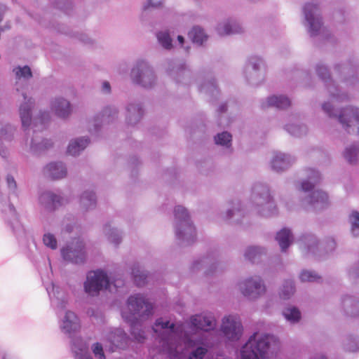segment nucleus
Segmentation results:
<instances>
[{
  "label": "nucleus",
  "mask_w": 359,
  "mask_h": 359,
  "mask_svg": "<svg viewBox=\"0 0 359 359\" xmlns=\"http://www.w3.org/2000/svg\"><path fill=\"white\" fill-rule=\"evenodd\" d=\"M62 258L67 262L80 264L86 257L85 243L81 238H76L61 249Z\"/></svg>",
  "instance_id": "f3484780"
},
{
  "label": "nucleus",
  "mask_w": 359,
  "mask_h": 359,
  "mask_svg": "<svg viewBox=\"0 0 359 359\" xmlns=\"http://www.w3.org/2000/svg\"><path fill=\"white\" fill-rule=\"evenodd\" d=\"M250 201L257 214L264 217L277 215L278 209L268 185L256 183L252 189Z\"/></svg>",
  "instance_id": "423d86ee"
},
{
  "label": "nucleus",
  "mask_w": 359,
  "mask_h": 359,
  "mask_svg": "<svg viewBox=\"0 0 359 359\" xmlns=\"http://www.w3.org/2000/svg\"><path fill=\"white\" fill-rule=\"evenodd\" d=\"M311 359H327V357L323 353H318L313 356Z\"/></svg>",
  "instance_id": "338daca9"
},
{
  "label": "nucleus",
  "mask_w": 359,
  "mask_h": 359,
  "mask_svg": "<svg viewBox=\"0 0 359 359\" xmlns=\"http://www.w3.org/2000/svg\"><path fill=\"white\" fill-rule=\"evenodd\" d=\"M302 13L304 20L303 24L310 36H318L323 32L324 27L318 4L313 2L306 3L302 6Z\"/></svg>",
  "instance_id": "9b49d317"
},
{
  "label": "nucleus",
  "mask_w": 359,
  "mask_h": 359,
  "mask_svg": "<svg viewBox=\"0 0 359 359\" xmlns=\"http://www.w3.org/2000/svg\"><path fill=\"white\" fill-rule=\"evenodd\" d=\"M349 222L351 224V234L355 236H359V212L353 211L349 215Z\"/></svg>",
  "instance_id": "603ef678"
},
{
  "label": "nucleus",
  "mask_w": 359,
  "mask_h": 359,
  "mask_svg": "<svg viewBox=\"0 0 359 359\" xmlns=\"http://www.w3.org/2000/svg\"><path fill=\"white\" fill-rule=\"evenodd\" d=\"M316 71L319 78L325 82L328 95L332 102H343L348 100V94L342 92L338 86L330 79L329 70L325 65L321 63L318 64Z\"/></svg>",
  "instance_id": "2eb2a0df"
},
{
  "label": "nucleus",
  "mask_w": 359,
  "mask_h": 359,
  "mask_svg": "<svg viewBox=\"0 0 359 359\" xmlns=\"http://www.w3.org/2000/svg\"><path fill=\"white\" fill-rule=\"evenodd\" d=\"M343 348L346 352H359V337L355 335L346 337L343 342Z\"/></svg>",
  "instance_id": "de8ad7c7"
},
{
  "label": "nucleus",
  "mask_w": 359,
  "mask_h": 359,
  "mask_svg": "<svg viewBox=\"0 0 359 359\" xmlns=\"http://www.w3.org/2000/svg\"><path fill=\"white\" fill-rule=\"evenodd\" d=\"M198 82L200 92L210 96H216L219 93L217 85L213 79H208L204 81H198Z\"/></svg>",
  "instance_id": "79ce46f5"
},
{
  "label": "nucleus",
  "mask_w": 359,
  "mask_h": 359,
  "mask_svg": "<svg viewBox=\"0 0 359 359\" xmlns=\"http://www.w3.org/2000/svg\"><path fill=\"white\" fill-rule=\"evenodd\" d=\"M79 206L82 211L88 212L95 209L97 206V196L93 190L83 191L79 198Z\"/></svg>",
  "instance_id": "2f4dec72"
},
{
  "label": "nucleus",
  "mask_w": 359,
  "mask_h": 359,
  "mask_svg": "<svg viewBox=\"0 0 359 359\" xmlns=\"http://www.w3.org/2000/svg\"><path fill=\"white\" fill-rule=\"evenodd\" d=\"M164 0H147L142 6V12H146L150 8H158L163 6Z\"/></svg>",
  "instance_id": "4d7b16f0"
},
{
  "label": "nucleus",
  "mask_w": 359,
  "mask_h": 359,
  "mask_svg": "<svg viewBox=\"0 0 359 359\" xmlns=\"http://www.w3.org/2000/svg\"><path fill=\"white\" fill-rule=\"evenodd\" d=\"M348 275L349 278L352 280L359 277V262L349 267L348 269Z\"/></svg>",
  "instance_id": "052dcab7"
},
{
  "label": "nucleus",
  "mask_w": 359,
  "mask_h": 359,
  "mask_svg": "<svg viewBox=\"0 0 359 359\" xmlns=\"http://www.w3.org/2000/svg\"><path fill=\"white\" fill-rule=\"evenodd\" d=\"M307 193L308 194L301 201L302 205L316 211L328 207L330 204L329 196L325 191L317 189Z\"/></svg>",
  "instance_id": "aec40b11"
},
{
  "label": "nucleus",
  "mask_w": 359,
  "mask_h": 359,
  "mask_svg": "<svg viewBox=\"0 0 359 359\" xmlns=\"http://www.w3.org/2000/svg\"><path fill=\"white\" fill-rule=\"evenodd\" d=\"M167 73L178 83L188 85L191 83V73L183 63L169 61L165 67Z\"/></svg>",
  "instance_id": "4be33fe9"
},
{
  "label": "nucleus",
  "mask_w": 359,
  "mask_h": 359,
  "mask_svg": "<svg viewBox=\"0 0 359 359\" xmlns=\"http://www.w3.org/2000/svg\"><path fill=\"white\" fill-rule=\"evenodd\" d=\"M13 128L11 126L0 124V156L6 157L8 152L2 148V144L5 141L11 140V132Z\"/></svg>",
  "instance_id": "c03bdc74"
},
{
  "label": "nucleus",
  "mask_w": 359,
  "mask_h": 359,
  "mask_svg": "<svg viewBox=\"0 0 359 359\" xmlns=\"http://www.w3.org/2000/svg\"><path fill=\"white\" fill-rule=\"evenodd\" d=\"M296 292L294 281L291 278L285 279L278 289V295L280 299L290 300Z\"/></svg>",
  "instance_id": "f704fd0d"
},
{
  "label": "nucleus",
  "mask_w": 359,
  "mask_h": 359,
  "mask_svg": "<svg viewBox=\"0 0 359 359\" xmlns=\"http://www.w3.org/2000/svg\"><path fill=\"white\" fill-rule=\"evenodd\" d=\"M219 330L223 337L229 341H238L243 334V325L237 315H227L222 318Z\"/></svg>",
  "instance_id": "dca6fc26"
},
{
  "label": "nucleus",
  "mask_w": 359,
  "mask_h": 359,
  "mask_svg": "<svg viewBox=\"0 0 359 359\" xmlns=\"http://www.w3.org/2000/svg\"><path fill=\"white\" fill-rule=\"evenodd\" d=\"M296 162V158L287 153L273 151L269 161L270 168L278 173L288 170Z\"/></svg>",
  "instance_id": "412c9836"
},
{
  "label": "nucleus",
  "mask_w": 359,
  "mask_h": 359,
  "mask_svg": "<svg viewBox=\"0 0 359 359\" xmlns=\"http://www.w3.org/2000/svg\"><path fill=\"white\" fill-rule=\"evenodd\" d=\"M322 111L330 118H337L341 127L348 133L357 130L359 134V107L348 105L337 112L333 104L326 101L321 104Z\"/></svg>",
  "instance_id": "6e6552de"
},
{
  "label": "nucleus",
  "mask_w": 359,
  "mask_h": 359,
  "mask_svg": "<svg viewBox=\"0 0 359 359\" xmlns=\"http://www.w3.org/2000/svg\"><path fill=\"white\" fill-rule=\"evenodd\" d=\"M156 38L163 48L170 50L173 48L172 41L168 31L158 32Z\"/></svg>",
  "instance_id": "09e8293b"
},
{
  "label": "nucleus",
  "mask_w": 359,
  "mask_h": 359,
  "mask_svg": "<svg viewBox=\"0 0 359 359\" xmlns=\"http://www.w3.org/2000/svg\"><path fill=\"white\" fill-rule=\"evenodd\" d=\"M336 248V242L333 238H327L319 241L313 235L306 236L301 245V248L305 254L321 255L332 252Z\"/></svg>",
  "instance_id": "4468645a"
},
{
  "label": "nucleus",
  "mask_w": 359,
  "mask_h": 359,
  "mask_svg": "<svg viewBox=\"0 0 359 359\" xmlns=\"http://www.w3.org/2000/svg\"><path fill=\"white\" fill-rule=\"evenodd\" d=\"M241 294L250 301H257L267 292V286L263 278L259 275L245 277L238 283Z\"/></svg>",
  "instance_id": "9d476101"
},
{
  "label": "nucleus",
  "mask_w": 359,
  "mask_h": 359,
  "mask_svg": "<svg viewBox=\"0 0 359 359\" xmlns=\"http://www.w3.org/2000/svg\"><path fill=\"white\" fill-rule=\"evenodd\" d=\"M131 273L137 286H142L145 284L147 273L142 269L139 264H134L133 265Z\"/></svg>",
  "instance_id": "49530a36"
},
{
  "label": "nucleus",
  "mask_w": 359,
  "mask_h": 359,
  "mask_svg": "<svg viewBox=\"0 0 359 359\" xmlns=\"http://www.w3.org/2000/svg\"><path fill=\"white\" fill-rule=\"evenodd\" d=\"M118 114V108L115 106H107L102 109V119L106 122H110L117 118Z\"/></svg>",
  "instance_id": "3c124183"
},
{
  "label": "nucleus",
  "mask_w": 359,
  "mask_h": 359,
  "mask_svg": "<svg viewBox=\"0 0 359 359\" xmlns=\"http://www.w3.org/2000/svg\"><path fill=\"white\" fill-rule=\"evenodd\" d=\"M245 215L246 210L243 205L241 202L236 201L233 202L225 212L222 213L221 217L233 223H239Z\"/></svg>",
  "instance_id": "cd10ccee"
},
{
  "label": "nucleus",
  "mask_w": 359,
  "mask_h": 359,
  "mask_svg": "<svg viewBox=\"0 0 359 359\" xmlns=\"http://www.w3.org/2000/svg\"><path fill=\"white\" fill-rule=\"evenodd\" d=\"M152 330L158 351L168 354L170 359H182V344L192 348L189 359H203L208 352L207 342L193 339L187 332L182 335L175 323L165 318L156 319Z\"/></svg>",
  "instance_id": "f257e3e1"
},
{
  "label": "nucleus",
  "mask_w": 359,
  "mask_h": 359,
  "mask_svg": "<svg viewBox=\"0 0 359 359\" xmlns=\"http://www.w3.org/2000/svg\"><path fill=\"white\" fill-rule=\"evenodd\" d=\"M130 77L132 82L145 89H151L157 83V76L151 65L145 60H138L133 65Z\"/></svg>",
  "instance_id": "1a4fd4ad"
},
{
  "label": "nucleus",
  "mask_w": 359,
  "mask_h": 359,
  "mask_svg": "<svg viewBox=\"0 0 359 359\" xmlns=\"http://www.w3.org/2000/svg\"><path fill=\"white\" fill-rule=\"evenodd\" d=\"M50 107L54 114L62 119L69 118L72 113L70 102L63 97H55L50 100Z\"/></svg>",
  "instance_id": "393cba45"
},
{
  "label": "nucleus",
  "mask_w": 359,
  "mask_h": 359,
  "mask_svg": "<svg viewBox=\"0 0 359 359\" xmlns=\"http://www.w3.org/2000/svg\"><path fill=\"white\" fill-rule=\"evenodd\" d=\"M266 254V248L259 245L248 246L243 252L245 259L252 263L258 262Z\"/></svg>",
  "instance_id": "e433bc0d"
},
{
  "label": "nucleus",
  "mask_w": 359,
  "mask_h": 359,
  "mask_svg": "<svg viewBox=\"0 0 359 359\" xmlns=\"http://www.w3.org/2000/svg\"><path fill=\"white\" fill-rule=\"evenodd\" d=\"M100 116L95 117L89 122L88 130L91 133H97L101 128V120Z\"/></svg>",
  "instance_id": "bf43d9fd"
},
{
  "label": "nucleus",
  "mask_w": 359,
  "mask_h": 359,
  "mask_svg": "<svg viewBox=\"0 0 359 359\" xmlns=\"http://www.w3.org/2000/svg\"><path fill=\"white\" fill-rule=\"evenodd\" d=\"M102 91L104 93H109L111 91V86L109 82L104 81L102 84Z\"/></svg>",
  "instance_id": "0e129e2a"
},
{
  "label": "nucleus",
  "mask_w": 359,
  "mask_h": 359,
  "mask_svg": "<svg viewBox=\"0 0 359 359\" xmlns=\"http://www.w3.org/2000/svg\"><path fill=\"white\" fill-rule=\"evenodd\" d=\"M281 314L285 320L291 325L299 323L302 319V312L299 309L291 304L285 306Z\"/></svg>",
  "instance_id": "c9c22d12"
},
{
  "label": "nucleus",
  "mask_w": 359,
  "mask_h": 359,
  "mask_svg": "<svg viewBox=\"0 0 359 359\" xmlns=\"http://www.w3.org/2000/svg\"><path fill=\"white\" fill-rule=\"evenodd\" d=\"M110 285V280L107 273L102 269L90 271L87 273L83 282L84 292L90 297H96L104 290H107Z\"/></svg>",
  "instance_id": "f8f14e48"
},
{
  "label": "nucleus",
  "mask_w": 359,
  "mask_h": 359,
  "mask_svg": "<svg viewBox=\"0 0 359 359\" xmlns=\"http://www.w3.org/2000/svg\"><path fill=\"white\" fill-rule=\"evenodd\" d=\"M215 142L217 145L224 149L226 154H231L233 152L232 135L227 131H224L215 136Z\"/></svg>",
  "instance_id": "4c0bfd02"
},
{
  "label": "nucleus",
  "mask_w": 359,
  "mask_h": 359,
  "mask_svg": "<svg viewBox=\"0 0 359 359\" xmlns=\"http://www.w3.org/2000/svg\"><path fill=\"white\" fill-rule=\"evenodd\" d=\"M341 309L345 315L352 317H359V298L349 294L341 297Z\"/></svg>",
  "instance_id": "c85d7f7f"
},
{
  "label": "nucleus",
  "mask_w": 359,
  "mask_h": 359,
  "mask_svg": "<svg viewBox=\"0 0 359 359\" xmlns=\"http://www.w3.org/2000/svg\"><path fill=\"white\" fill-rule=\"evenodd\" d=\"M13 72L15 76V90L22 97L18 104V114L22 127L25 130L31 126L35 128L34 131L43 130L50 119V114L48 111H39L38 116L32 118L35 100L32 97L28 96L26 91L27 80L32 76L30 68L28 66H18L15 67Z\"/></svg>",
  "instance_id": "f03ea898"
},
{
  "label": "nucleus",
  "mask_w": 359,
  "mask_h": 359,
  "mask_svg": "<svg viewBox=\"0 0 359 359\" xmlns=\"http://www.w3.org/2000/svg\"><path fill=\"white\" fill-rule=\"evenodd\" d=\"M56 1L57 6L58 8L65 10L66 11V6H69L71 5V2L69 0H54Z\"/></svg>",
  "instance_id": "680f3d73"
},
{
  "label": "nucleus",
  "mask_w": 359,
  "mask_h": 359,
  "mask_svg": "<svg viewBox=\"0 0 359 359\" xmlns=\"http://www.w3.org/2000/svg\"><path fill=\"white\" fill-rule=\"evenodd\" d=\"M343 156L350 164L357 163L359 160V143L347 145L343 151Z\"/></svg>",
  "instance_id": "a19ab883"
},
{
  "label": "nucleus",
  "mask_w": 359,
  "mask_h": 359,
  "mask_svg": "<svg viewBox=\"0 0 359 359\" xmlns=\"http://www.w3.org/2000/svg\"><path fill=\"white\" fill-rule=\"evenodd\" d=\"M91 350L95 358L98 359H105L102 345L100 343L96 342L91 346Z\"/></svg>",
  "instance_id": "13d9d810"
},
{
  "label": "nucleus",
  "mask_w": 359,
  "mask_h": 359,
  "mask_svg": "<svg viewBox=\"0 0 359 359\" xmlns=\"http://www.w3.org/2000/svg\"><path fill=\"white\" fill-rule=\"evenodd\" d=\"M248 82L252 86H258L264 82L266 76V65L264 59L257 55L248 57L244 69Z\"/></svg>",
  "instance_id": "ddd939ff"
},
{
  "label": "nucleus",
  "mask_w": 359,
  "mask_h": 359,
  "mask_svg": "<svg viewBox=\"0 0 359 359\" xmlns=\"http://www.w3.org/2000/svg\"><path fill=\"white\" fill-rule=\"evenodd\" d=\"M293 235L290 229L283 228L279 231L276 236V240L278 241L282 252H285L287 248L293 242Z\"/></svg>",
  "instance_id": "ea45409f"
},
{
  "label": "nucleus",
  "mask_w": 359,
  "mask_h": 359,
  "mask_svg": "<svg viewBox=\"0 0 359 359\" xmlns=\"http://www.w3.org/2000/svg\"><path fill=\"white\" fill-rule=\"evenodd\" d=\"M144 110L139 102H129L126 107V123L130 126L137 125L142 118Z\"/></svg>",
  "instance_id": "a878e982"
},
{
  "label": "nucleus",
  "mask_w": 359,
  "mask_h": 359,
  "mask_svg": "<svg viewBox=\"0 0 359 359\" xmlns=\"http://www.w3.org/2000/svg\"><path fill=\"white\" fill-rule=\"evenodd\" d=\"M260 105L262 109L275 107L279 109H286L290 107L291 100L285 95H271L262 100Z\"/></svg>",
  "instance_id": "bb28decb"
},
{
  "label": "nucleus",
  "mask_w": 359,
  "mask_h": 359,
  "mask_svg": "<svg viewBox=\"0 0 359 359\" xmlns=\"http://www.w3.org/2000/svg\"><path fill=\"white\" fill-rule=\"evenodd\" d=\"M177 42L182 48H183L186 52H189L190 47L189 45H187L185 39L182 36L179 35L177 36Z\"/></svg>",
  "instance_id": "e2e57ef3"
},
{
  "label": "nucleus",
  "mask_w": 359,
  "mask_h": 359,
  "mask_svg": "<svg viewBox=\"0 0 359 359\" xmlns=\"http://www.w3.org/2000/svg\"><path fill=\"white\" fill-rule=\"evenodd\" d=\"M242 28L240 24L235 20L227 19L218 24L217 33L220 36H226L241 32Z\"/></svg>",
  "instance_id": "473e14b6"
},
{
  "label": "nucleus",
  "mask_w": 359,
  "mask_h": 359,
  "mask_svg": "<svg viewBox=\"0 0 359 359\" xmlns=\"http://www.w3.org/2000/svg\"><path fill=\"white\" fill-rule=\"evenodd\" d=\"M51 305L56 311L59 318L61 331L65 334H72L80 327L79 320L74 312L67 310L69 304L67 293L58 285L51 283L46 287Z\"/></svg>",
  "instance_id": "20e7f679"
},
{
  "label": "nucleus",
  "mask_w": 359,
  "mask_h": 359,
  "mask_svg": "<svg viewBox=\"0 0 359 359\" xmlns=\"http://www.w3.org/2000/svg\"><path fill=\"white\" fill-rule=\"evenodd\" d=\"M306 179L298 181L295 184V187L298 191H303L305 194L313 189V188L320 182L321 174L314 168H307L304 170Z\"/></svg>",
  "instance_id": "5701e85b"
},
{
  "label": "nucleus",
  "mask_w": 359,
  "mask_h": 359,
  "mask_svg": "<svg viewBox=\"0 0 359 359\" xmlns=\"http://www.w3.org/2000/svg\"><path fill=\"white\" fill-rule=\"evenodd\" d=\"M103 233L107 241L115 247L118 246L122 241L121 232L110 224H106L104 226Z\"/></svg>",
  "instance_id": "58836bf2"
},
{
  "label": "nucleus",
  "mask_w": 359,
  "mask_h": 359,
  "mask_svg": "<svg viewBox=\"0 0 359 359\" xmlns=\"http://www.w3.org/2000/svg\"><path fill=\"white\" fill-rule=\"evenodd\" d=\"M69 203L68 198L59 192L50 190L42 191L39 196V203L47 212H53Z\"/></svg>",
  "instance_id": "a211bd4d"
},
{
  "label": "nucleus",
  "mask_w": 359,
  "mask_h": 359,
  "mask_svg": "<svg viewBox=\"0 0 359 359\" xmlns=\"http://www.w3.org/2000/svg\"><path fill=\"white\" fill-rule=\"evenodd\" d=\"M6 183L9 193L16 195L18 193V184L12 175L8 174L6 175Z\"/></svg>",
  "instance_id": "6e6d98bb"
},
{
  "label": "nucleus",
  "mask_w": 359,
  "mask_h": 359,
  "mask_svg": "<svg viewBox=\"0 0 359 359\" xmlns=\"http://www.w3.org/2000/svg\"><path fill=\"white\" fill-rule=\"evenodd\" d=\"M187 324L193 332H196L198 330L208 332L215 330L217 320L213 313L205 312L192 316Z\"/></svg>",
  "instance_id": "6ab92c4d"
},
{
  "label": "nucleus",
  "mask_w": 359,
  "mask_h": 359,
  "mask_svg": "<svg viewBox=\"0 0 359 359\" xmlns=\"http://www.w3.org/2000/svg\"><path fill=\"white\" fill-rule=\"evenodd\" d=\"M72 350L76 354V357L79 355H84L88 353V346L81 338H76L73 341Z\"/></svg>",
  "instance_id": "8fccbe9b"
},
{
  "label": "nucleus",
  "mask_w": 359,
  "mask_h": 359,
  "mask_svg": "<svg viewBox=\"0 0 359 359\" xmlns=\"http://www.w3.org/2000/svg\"><path fill=\"white\" fill-rule=\"evenodd\" d=\"M285 129L291 135L294 137L304 136L308 132L307 126L299 122L288 123L285 125Z\"/></svg>",
  "instance_id": "a18cd8bd"
},
{
  "label": "nucleus",
  "mask_w": 359,
  "mask_h": 359,
  "mask_svg": "<svg viewBox=\"0 0 359 359\" xmlns=\"http://www.w3.org/2000/svg\"><path fill=\"white\" fill-rule=\"evenodd\" d=\"M189 36L193 43L202 46L205 43L208 39V34L203 29L200 27H194L189 32Z\"/></svg>",
  "instance_id": "37998d69"
},
{
  "label": "nucleus",
  "mask_w": 359,
  "mask_h": 359,
  "mask_svg": "<svg viewBox=\"0 0 359 359\" xmlns=\"http://www.w3.org/2000/svg\"><path fill=\"white\" fill-rule=\"evenodd\" d=\"M153 305L143 294L131 295L127 301L126 307L122 311V317L131 325V334L139 343L144 341V330L139 320L152 314Z\"/></svg>",
  "instance_id": "7ed1b4c3"
},
{
  "label": "nucleus",
  "mask_w": 359,
  "mask_h": 359,
  "mask_svg": "<svg viewBox=\"0 0 359 359\" xmlns=\"http://www.w3.org/2000/svg\"><path fill=\"white\" fill-rule=\"evenodd\" d=\"M299 278L302 283H311L318 280L320 279V276L313 271L302 270L299 275Z\"/></svg>",
  "instance_id": "864d4df0"
},
{
  "label": "nucleus",
  "mask_w": 359,
  "mask_h": 359,
  "mask_svg": "<svg viewBox=\"0 0 359 359\" xmlns=\"http://www.w3.org/2000/svg\"><path fill=\"white\" fill-rule=\"evenodd\" d=\"M279 346L278 339L271 334L255 332L250 337L241 350V359H267Z\"/></svg>",
  "instance_id": "39448f33"
},
{
  "label": "nucleus",
  "mask_w": 359,
  "mask_h": 359,
  "mask_svg": "<svg viewBox=\"0 0 359 359\" xmlns=\"http://www.w3.org/2000/svg\"><path fill=\"white\" fill-rule=\"evenodd\" d=\"M80 40L86 43L90 42V39L86 34H81V37H80Z\"/></svg>",
  "instance_id": "774afa93"
},
{
  "label": "nucleus",
  "mask_w": 359,
  "mask_h": 359,
  "mask_svg": "<svg viewBox=\"0 0 359 359\" xmlns=\"http://www.w3.org/2000/svg\"><path fill=\"white\" fill-rule=\"evenodd\" d=\"M53 145V142L50 139L36 135L31 140L29 149L31 152L38 154L49 149Z\"/></svg>",
  "instance_id": "72a5a7b5"
},
{
  "label": "nucleus",
  "mask_w": 359,
  "mask_h": 359,
  "mask_svg": "<svg viewBox=\"0 0 359 359\" xmlns=\"http://www.w3.org/2000/svg\"><path fill=\"white\" fill-rule=\"evenodd\" d=\"M106 339L111 344L109 347L111 351H114V348H124L128 341L126 334L123 330L119 328H116L109 332Z\"/></svg>",
  "instance_id": "c756f323"
},
{
  "label": "nucleus",
  "mask_w": 359,
  "mask_h": 359,
  "mask_svg": "<svg viewBox=\"0 0 359 359\" xmlns=\"http://www.w3.org/2000/svg\"><path fill=\"white\" fill-rule=\"evenodd\" d=\"M90 143L88 137H79L72 139L67 146V152L72 156H77L84 151Z\"/></svg>",
  "instance_id": "7c9ffc66"
},
{
  "label": "nucleus",
  "mask_w": 359,
  "mask_h": 359,
  "mask_svg": "<svg viewBox=\"0 0 359 359\" xmlns=\"http://www.w3.org/2000/svg\"><path fill=\"white\" fill-rule=\"evenodd\" d=\"M174 229L179 244L188 245L193 243L196 238V231L188 210L182 205L174 209Z\"/></svg>",
  "instance_id": "0eeeda50"
},
{
  "label": "nucleus",
  "mask_w": 359,
  "mask_h": 359,
  "mask_svg": "<svg viewBox=\"0 0 359 359\" xmlns=\"http://www.w3.org/2000/svg\"><path fill=\"white\" fill-rule=\"evenodd\" d=\"M76 359H93L91 355L89 353L84 355H79V356L76 357Z\"/></svg>",
  "instance_id": "69168bd1"
},
{
  "label": "nucleus",
  "mask_w": 359,
  "mask_h": 359,
  "mask_svg": "<svg viewBox=\"0 0 359 359\" xmlns=\"http://www.w3.org/2000/svg\"><path fill=\"white\" fill-rule=\"evenodd\" d=\"M43 175L52 180H60L67 175L66 165L62 161H52L42 168Z\"/></svg>",
  "instance_id": "b1692460"
},
{
  "label": "nucleus",
  "mask_w": 359,
  "mask_h": 359,
  "mask_svg": "<svg viewBox=\"0 0 359 359\" xmlns=\"http://www.w3.org/2000/svg\"><path fill=\"white\" fill-rule=\"evenodd\" d=\"M43 243L46 247L52 250H55L57 248V239L55 236L50 233H44L43 237Z\"/></svg>",
  "instance_id": "5fc2aeb1"
}]
</instances>
